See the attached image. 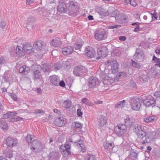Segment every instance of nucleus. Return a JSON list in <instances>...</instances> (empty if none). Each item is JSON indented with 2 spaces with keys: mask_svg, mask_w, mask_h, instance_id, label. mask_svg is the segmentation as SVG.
I'll list each match as a JSON object with an SVG mask.
<instances>
[{
  "mask_svg": "<svg viewBox=\"0 0 160 160\" xmlns=\"http://www.w3.org/2000/svg\"><path fill=\"white\" fill-rule=\"evenodd\" d=\"M145 128H146L145 126H143L138 124L134 125L133 128V132L137 135L138 137L142 139V142L143 144L150 142L152 139V138L148 135H147L146 132L144 131Z\"/></svg>",
  "mask_w": 160,
  "mask_h": 160,
  "instance_id": "obj_1",
  "label": "nucleus"
},
{
  "mask_svg": "<svg viewBox=\"0 0 160 160\" xmlns=\"http://www.w3.org/2000/svg\"><path fill=\"white\" fill-rule=\"evenodd\" d=\"M142 100L139 98H132L130 102L131 109L135 111H139L142 105Z\"/></svg>",
  "mask_w": 160,
  "mask_h": 160,
  "instance_id": "obj_2",
  "label": "nucleus"
},
{
  "mask_svg": "<svg viewBox=\"0 0 160 160\" xmlns=\"http://www.w3.org/2000/svg\"><path fill=\"white\" fill-rule=\"evenodd\" d=\"M41 68L39 65H34L32 66L31 69L33 71L32 76L34 79H41V74L40 72Z\"/></svg>",
  "mask_w": 160,
  "mask_h": 160,
  "instance_id": "obj_3",
  "label": "nucleus"
},
{
  "mask_svg": "<svg viewBox=\"0 0 160 160\" xmlns=\"http://www.w3.org/2000/svg\"><path fill=\"white\" fill-rule=\"evenodd\" d=\"M41 66V69H42L44 72H49L51 70L54 69L55 70H57L61 68L60 64L57 65L56 64L49 65L48 63L44 64Z\"/></svg>",
  "mask_w": 160,
  "mask_h": 160,
  "instance_id": "obj_4",
  "label": "nucleus"
},
{
  "mask_svg": "<svg viewBox=\"0 0 160 160\" xmlns=\"http://www.w3.org/2000/svg\"><path fill=\"white\" fill-rule=\"evenodd\" d=\"M114 130L116 134L119 136L124 134L127 131L126 126L122 124H118L115 127Z\"/></svg>",
  "mask_w": 160,
  "mask_h": 160,
  "instance_id": "obj_5",
  "label": "nucleus"
},
{
  "mask_svg": "<svg viewBox=\"0 0 160 160\" xmlns=\"http://www.w3.org/2000/svg\"><path fill=\"white\" fill-rule=\"evenodd\" d=\"M31 149L35 152H38L42 150L43 148L41 143L36 140H34L32 142Z\"/></svg>",
  "mask_w": 160,
  "mask_h": 160,
  "instance_id": "obj_6",
  "label": "nucleus"
},
{
  "mask_svg": "<svg viewBox=\"0 0 160 160\" xmlns=\"http://www.w3.org/2000/svg\"><path fill=\"white\" fill-rule=\"evenodd\" d=\"M107 63L108 65L110 64L111 65V71L112 73H115L118 71V63L116 60L112 61L108 60L107 61Z\"/></svg>",
  "mask_w": 160,
  "mask_h": 160,
  "instance_id": "obj_7",
  "label": "nucleus"
},
{
  "mask_svg": "<svg viewBox=\"0 0 160 160\" xmlns=\"http://www.w3.org/2000/svg\"><path fill=\"white\" fill-rule=\"evenodd\" d=\"M9 118L8 112L3 114L1 118L0 119V126L3 130L7 129L8 128V125L6 123L5 119Z\"/></svg>",
  "mask_w": 160,
  "mask_h": 160,
  "instance_id": "obj_8",
  "label": "nucleus"
},
{
  "mask_svg": "<svg viewBox=\"0 0 160 160\" xmlns=\"http://www.w3.org/2000/svg\"><path fill=\"white\" fill-rule=\"evenodd\" d=\"M85 52L87 56L89 58H94L95 55V51L91 47L85 48Z\"/></svg>",
  "mask_w": 160,
  "mask_h": 160,
  "instance_id": "obj_9",
  "label": "nucleus"
},
{
  "mask_svg": "<svg viewBox=\"0 0 160 160\" xmlns=\"http://www.w3.org/2000/svg\"><path fill=\"white\" fill-rule=\"evenodd\" d=\"M94 36L95 38L99 41L105 39L106 38V33L103 30L97 32L95 34Z\"/></svg>",
  "mask_w": 160,
  "mask_h": 160,
  "instance_id": "obj_10",
  "label": "nucleus"
},
{
  "mask_svg": "<svg viewBox=\"0 0 160 160\" xmlns=\"http://www.w3.org/2000/svg\"><path fill=\"white\" fill-rule=\"evenodd\" d=\"M107 49L105 47H103L101 49H98V53L99 56L97 57L96 60H99L101 58L106 57L107 55Z\"/></svg>",
  "mask_w": 160,
  "mask_h": 160,
  "instance_id": "obj_11",
  "label": "nucleus"
},
{
  "mask_svg": "<svg viewBox=\"0 0 160 160\" xmlns=\"http://www.w3.org/2000/svg\"><path fill=\"white\" fill-rule=\"evenodd\" d=\"M67 10L68 8L65 3L62 1H60L57 8L58 11L61 13H64Z\"/></svg>",
  "mask_w": 160,
  "mask_h": 160,
  "instance_id": "obj_12",
  "label": "nucleus"
},
{
  "mask_svg": "<svg viewBox=\"0 0 160 160\" xmlns=\"http://www.w3.org/2000/svg\"><path fill=\"white\" fill-rule=\"evenodd\" d=\"M23 47L24 51L28 53H30L34 52V48L32 46V45L30 43H23L22 45Z\"/></svg>",
  "mask_w": 160,
  "mask_h": 160,
  "instance_id": "obj_13",
  "label": "nucleus"
},
{
  "mask_svg": "<svg viewBox=\"0 0 160 160\" xmlns=\"http://www.w3.org/2000/svg\"><path fill=\"white\" fill-rule=\"evenodd\" d=\"M43 45V43L42 41H38L34 42L33 46L34 49L39 51L42 49Z\"/></svg>",
  "mask_w": 160,
  "mask_h": 160,
  "instance_id": "obj_14",
  "label": "nucleus"
},
{
  "mask_svg": "<svg viewBox=\"0 0 160 160\" xmlns=\"http://www.w3.org/2000/svg\"><path fill=\"white\" fill-rule=\"evenodd\" d=\"M144 55L142 52L140 51L139 52L136 51V53L134 56V59L138 62H142L144 59Z\"/></svg>",
  "mask_w": 160,
  "mask_h": 160,
  "instance_id": "obj_15",
  "label": "nucleus"
},
{
  "mask_svg": "<svg viewBox=\"0 0 160 160\" xmlns=\"http://www.w3.org/2000/svg\"><path fill=\"white\" fill-rule=\"evenodd\" d=\"M114 82L113 78L111 77L110 74L106 75L102 80V82L105 85H111V83H113Z\"/></svg>",
  "mask_w": 160,
  "mask_h": 160,
  "instance_id": "obj_16",
  "label": "nucleus"
},
{
  "mask_svg": "<svg viewBox=\"0 0 160 160\" xmlns=\"http://www.w3.org/2000/svg\"><path fill=\"white\" fill-rule=\"evenodd\" d=\"M98 81L97 78L91 77L88 82L89 86L90 88H93L98 84Z\"/></svg>",
  "mask_w": 160,
  "mask_h": 160,
  "instance_id": "obj_17",
  "label": "nucleus"
},
{
  "mask_svg": "<svg viewBox=\"0 0 160 160\" xmlns=\"http://www.w3.org/2000/svg\"><path fill=\"white\" fill-rule=\"evenodd\" d=\"M84 69H85V68L83 67H75L73 71V74L76 76L81 75L83 72H85V71L84 72V71L85 70H84Z\"/></svg>",
  "mask_w": 160,
  "mask_h": 160,
  "instance_id": "obj_18",
  "label": "nucleus"
},
{
  "mask_svg": "<svg viewBox=\"0 0 160 160\" xmlns=\"http://www.w3.org/2000/svg\"><path fill=\"white\" fill-rule=\"evenodd\" d=\"M62 44V42L59 38L53 39L50 43L51 46L55 47H60Z\"/></svg>",
  "mask_w": 160,
  "mask_h": 160,
  "instance_id": "obj_19",
  "label": "nucleus"
},
{
  "mask_svg": "<svg viewBox=\"0 0 160 160\" xmlns=\"http://www.w3.org/2000/svg\"><path fill=\"white\" fill-rule=\"evenodd\" d=\"M6 144L9 147H12L15 145L17 142L16 139L11 137H8L6 139Z\"/></svg>",
  "mask_w": 160,
  "mask_h": 160,
  "instance_id": "obj_20",
  "label": "nucleus"
},
{
  "mask_svg": "<svg viewBox=\"0 0 160 160\" xmlns=\"http://www.w3.org/2000/svg\"><path fill=\"white\" fill-rule=\"evenodd\" d=\"M73 51V48L70 46L65 47L62 50V53L63 55H66L72 54Z\"/></svg>",
  "mask_w": 160,
  "mask_h": 160,
  "instance_id": "obj_21",
  "label": "nucleus"
},
{
  "mask_svg": "<svg viewBox=\"0 0 160 160\" xmlns=\"http://www.w3.org/2000/svg\"><path fill=\"white\" fill-rule=\"evenodd\" d=\"M55 124L57 126L62 127L65 125L64 118L62 117H60L57 118L54 122Z\"/></svg>",
  "mask_w": 160,
  "mask_h": 160,
  "instance_id": "obj_22",
  "label": "nucleus"
},
{
  "mask_svg": "<svg viewBox=\"0 0 160 160\" xmlns=\"http://www.w3.org/2000/svg\"><path fill=\"white\" fill-rule=\"evenodd\" d=\"M143 103L147 107H148L152 104L155 103V100H153V98L150 96L145 100L143 101Z\"/></svg>",
  "mask_w": 160,
  "mask_h": 160,
  "instance_id": "obj_23",
  "label": "nucleus"
},
{
  "mask_svg": "<svg viewBox=\"0 0 160 160\" xmlns=\"http://www.w3.org/2000/svg\"><path fill=\"white\" fill-rule=\"evenodd\" d=\"M51 82L55 86H58L60 80L58 77L56 75H53L50 77Z\"/></svg>",
  "mask_w": 160,
  "mask_h": 160,
  "instance_id": "obj_24",
  "label": "nucleus"
},
{
  "mask_svg": "<svg viewBox=\"0 0 160 160\" xmlns=\"http://www.w3.org/2000/svg\"><path fill=\"white\" fill-rule=\"evenodd\" d=\"M77 8V6L73 1H71L69 2V6L68 8V10L71 12H75Z\"/></svg>",
  "mask_w": 160,
  "mask_h": 160,
  "instance_id": "obj_25",
  "label": "nucleus"
},
{
  "mask_svg": "<svg viewBox=\"0 0 160 160\" xmlns=\"http://www.w3.org/2000/svg\"><path fill=\"white\" fill-rule=\"evenodd\" d=\"M58 158V152L57 151L52 152L49 155V160H57Z\"/></svg>",
  "mask_w": 160,
  "mask_h": 160,
  "instance_id": "obj_26",
  "label": "nucleus"
},
{
  "mask_svg": "<svg viewBox=\"0 0 160 160\" xmlns=\"http://www.w3.org/2000/svg\"><path fill=\"white\" fill-rule=\"evenodd\" d=\"M107 119L104 116L100 117L98 121L99 127L101 128L105 125L106 124H107Z\"/></svg>",
  "mask_w": 160,
  "mask_h": 160,
  "instance_id": "obj_27",
  "label": "nucleus"
},
{
  "mask_svg": "<svg viewBox=\"0 0 160 160\" xmlns=\"http://www.w3.org/2000/svg\"><path fill=\"white\" fill-rule=\"evenodd\" d=\"M30 69L29 67L23 66L20 68L19 72L23 74H26L30 72Z\"/></svg>",
  "mask_w": 160,
  "mask_h": 160,
  "instance_id": "obj_28",
  "label": "nucleus"
},
{
  "mask_svg": "<svg viewBox=\"0 0 160 160\" xmlns=\"http://www.w3.org/2000/svg\"><path fill=\"white\" fill-rule=\"evenodd\" d=\"M16 53L19 57H21L24 55V50L23 47L18 46L16 48Z\"/></svg>",
  "mask_w": 160,
  "mask_h": 160,
  "instance_id": "obj_29",
  "label": "nucleus"
},
{
  "mask_svg": "<svg viewBox=\"0 0 160 160\" xmlns=\"http://www.w3.org/2000/svg\"><path fill=\"white\" fill-rule=\"evenodd\" d=\"M127 104L126 102H125V101L124 100L118 102L115 105V107L116 108H122L126 107L127 106Z\"/></svg>",
  "mask_w": 160,
  "mask_h": 160,
  "instance_id": "obj_30",
  "label": "nucleus"
},
{
  "mask_svg": "<svg viewBox=\"0 0 160 160\" xmlns=\"http://www.w3.org/2000/svg\"><path fill=\"white\" fill-rule=\"evenodd\" d=\"M133 120L132 118H130L128 117L127 116L124 119L125 125L127 126H130L132 125L133 122Z\"/></svg>",
  "mask_w": 160,
  "mask_h": 160,
  "instance_id": "obj_31",
  "label": "nucleus"
},
{
  "mask_svg": "<svg viewBox=\"0 0 160 160\" xmlns=\"http://www.w3.org/2000/svg\"><path fill=\"white\" fill-rule=\"evenodd\" d=\"M157 119V118L155 116H151L145 118L144 120L145 122L149 123L156 121Z\"/></svg>",
  "mask_w": 160,
  "mask_h": 160,
  "instance_id": "obj_32",
  "label": "nucleus"
},
{
  "mask_svg": "<svg viewBox=\"0 0 160 160\" xmlns=\"http://www.w3.org/2000/svg\"><path fill=\"white\" fill-rule=\"evenodd\" d=\"M103 146L105 148H109L112 149L114 147L113 142H109L105 141L103 143Z\"/></svg>",
  "mask_w": 160,
  "mask_h": 160,
  "instance_id": "obj_33",
  "label": "nucleus"
},
{
  "mask_svg": "<svg viewBox=\"0 0 160 160\" xmlns=\"http://www.w3.org/2000/svg\"><path fill=\"white\" fill-rule=\"evenodd\" d=\"M72 128L74 130L78 129L79 130L82 128L81 124L77 122H73L72 124Z\"/></svg>",
  "mask_w": 160,
  "mask_h": 160,
  "instance_id": "obj_34",
  "label": "nucleus"
},
{
  "mask_svg": "<svg viewBox=\"0 0 160 160\" xmlns=\"http://www.w3.org/2000/svg\"><path fill=\"white\" fill-rule=\"evenodd\" d=\"M71 106V101L67 100L65 101L63 104V106L66 108H70Z\"/></svg>",
  "mask_w": 160,
  "mask_h": 160,
  "instance_id": "obj_35",
  "label": "nucleus"
},
{
  "mask_svg": "<svg viewBox=\"0 0 160 160\" xmlns=\"http://www.w3.org/2000/svg\"><path fill=\"white\" fill-rule=\"evenodd\" d=\"M132 65L136 68H140L142 67V65L140 63L137 62L133 60H132Z\"/></svg>",
  "mask_w": 160,
  "mask_h": 160,
  "instance_id": "obj_36",
  "label": "nucleus"
},
{
  "mask_svg": "<svg viewBox=\"0 0 160 160\" xmlns=\"http://www.w3.org/2000/svg\"><path fill=\"white\" fill-rule=\"evenodd\" d=\"M80 141H78V142H74L77 143V147L80 149H81V150L82 151V152H84L85 149V147L84 145L82 144H81L80 142Z\"/></svg>",
  "mask_w": 160,
  "mask_h": 160,
  "instance_id": "obj_37",
  "label": "nucleus"
},
{
  "mask_svg": "<svg viewBox=\"0 0 160 160\" xmlns=\"http://www.w3.org/2000/svg\"><path fill=\"white\" fill-rule=\"evenodd\" d=\"M82 102L83 103L89 106H92L93 104L92 103L90 102L89 100L87 98H82Z\"/></svg>",
  "mask_w": 160,
  "mask_h": 160,
  "instance_id": "obj_38",
  "label": "nucleus"
},
{
  "mask_svg": "<svg viewBox=\"0 0 160 160\" xmlns=\"http://www.w3.org/2000/svg\"><path fill=\"white\" fill-rule=\"evenodd\" d=\"M82 44V43L77 42L75 43L74 45V48L76 50L79 49L81 48Z\"/></svg>",
  "mask_w": 160,
  "mask_h": 160,
  "instance_id": "obj_39",
  "label": "nucleus"
},
{
  "mask_svg": "<svg viewBox=\"0 0 160 160\" xmlns=\"http://www.w3.org/2000/svg\"><path fill=\"white\" fill-rule=\"evenodd\" d=\"M84 160H95V157L93 155L88 154Z\"/></svg>",
  "mask_w": 160,
  "mask_h": 160,
  "instance_id": "obj_40",
  "label": "nucleus"
},
{
  "mask_svg": "<svg viewBox=\"0 0 160 160\" xmlns=\"http://www.w3.org/2000/svg\"><path fill=\"white\" fill-rule=\"evenodd\" d=\"M112 14V17H113L116 20L118 19V17L119 16V13L118 11L114 12Z\"/></svg>",
  "mask_w": 160,
  "mask_h": 160,
  "instance_id": "obj_41",
  "label": "nucleus"
},
{
  "mask_svg": "<svg viewBox=\"0 0 160 160\" xmlns=\"http://www.w3.org/2000/svg\"><path fill=\"white\" fill-rule=\"evenodd\" d=\"M5 155L7 158H11L13 156V154L12 152L10 151H8L5 152Z\"/></svg>",
  "mask_w": 160,
  "mask_h": 160,
  "instance_id": "obj_42",
  "label": "nucleus"
},
{
  "mask_svg": "<svg viewBox=\"0 0 160 160\" xmlns=\"http://www.w3.org/2000/svg\"><path fill=\"white\" fill-rule=\"evenodd\" d=\"M9 118H11L17 114V113L15 111H12V112H8Z\"/></svg>",
  "mask_w": 160,
  "mask_h": 160,
  "instance_id": "obj_43",
  "label": "nucleus"
},
{
  "mask_svg": "<svg viewBox=\"0 0 160 160\" xmlns=\"http://www.w3.org/2000/svg\"><path fill=\"white\" fill-rule=\"evenodd\" d=\"M65 147V148L66 149L67 153L68 154H70V152L69 151L70 148V146L68 143H66L65 145H64Z\"/></svg>",
  "mask_w": 160,
  "mask_h": 160,
  "instance_id": "obj_44",
  "label": "nucleus"
},
{
  "mask_svg": "<svg viewBox=\"0 0 160 160\" xmlns=\"http://www.w3.org/2000/svg\"><path fill=\"white\" fill-rule=\"evenodd\" d=\"M32 136L30 134H28L27 135L26 137V140L27 141L29 144H30L31 142V141L32 138Z\"/></svg>",
  "mask_w": 160,
  "mask_h": 160,
  "instance_id": "obj_45",
  "label": "nucleus"
},
{
  "mask_svg": "<svg viewBox=\"0 0 160 160\" xmlns=\"http://www.w3.org/2000/svg\"><path fill=\"white\" fill-rule=\"evenodd\" d=\"M60 150L62 154H63V153H67L66 149L64 145H62L60 146Z\"/></svg>",
  "mask_w": 160,
  "mask_h": 160,
  "instance_id": "obj_46",
  "label": "nucleus"
},
{
  "mask_svg": "<svg viewBox=\"0 0 160 160\" xmlns=\"http://www.w3.org/2000/svg\"><path fill=\"white\" fill-rule=\"evenodd\" d=\"M127 2L134 7L136 6L137 5V3L135 0H127Z\"/></svg>",
  "mask_w": 160,
  "mask_h": 160,
  "instance_id": "obj_47",
  "label": "nucleus"
},
{
  "mask_svg": "<svg viewBox=\"0 0 160 160\" xmlns=\"http://www.w3.org/2000/svg\"><path fill=\"white\" fill-rule=\"evenodd\" d=\"M23 119V118H21L20 117H18L17 118H13L11 119V121L12 122H17L19 121H20Z\"/></svg>",
  "mask_w": 160,
  "mask_h": 160,
  "instance_id": "obj_48",
  "label": "nucleus"
},
{
  "mask_svg": "<svg viewBox=\"0 0 160 160\" xmlns=\"http://www.w3.org/2000/svg\"><path fill=\"white\" fill-rule=\"evenodd\" d=\"M34 113L35 114H43L44 113V112L43 111L39 109H37L35 110Z\"/></svg>",
  "mask_w": 160,
  "mask_h": 160,
  "instance_id": "obj_49",
  "label": "nucleus"
},
{
  "mask_svg": "<svg viewBox=\"0 0 160 160\" xmlns=\"http://www.w3.org/2000/svg\"><path fill=\"white\" fill-rule=\"evenodd\" d=\"M152 60L155 62H157V64L156 65H159L160 64V62H159V59L158 58H157L156 57H155L154 56H153V58H152Z\"/></svg>",
  "mask_w": 160,
  "mask_h": 160,
  "instance_id": "obj_50",
  "label": "nucleus"
},
{
  "mask_svg": "<svg viewBox=\"0 0 160 160\" xmlns=\"http://www.w3.org/2000/svg\"><path fill=\"white\" fill-rule=\"evenodd\" d=\"M155 103L157 106L160 109V99H157L155 101Z\"/></svg>",
  "mask_w": 160,
  "mask_h": 160,
  "instance_id": "obj_51",
  "label": "nucleus"
},
{
  "mask_svg": "<svg viewBox=\"0 0 160 160\" xmlns=\"http://www.w3.org/2000/svg\"><path fill=\"white\" fill-rule=\"evenodd\" d=\"M83 113L81 112L80 109H78L77 110V114L78 117H82V116Z\"/></svg>",
  "mask_w": 160,
  "mask_h": 160,
  "instance_id": "obj_52",
  "label": "nucleus"
},
{
  "mask_svg": "<svg viewBox=\"0 0 160 160\" xmlns=\"http://www.w3.org/2000/svg\"><path fill=\"white\" fill-rule=\"evenodd\" d=\"M9 96L14 101L17 100V98L16 95L12 93H10Z\"/></svg>",
  "mask_w": 160,
  "mask_h": 160,
  "instance_id": "obj_53",
  "label": "nucleus"
},
{
  "mask_svg": "<svg viewBox=\"0 0 160 160\" xmlns=\"http://www.w3.org/2000/svg\"><path fill=\"white\" fill-rule=\"evenodd\" d=\"M5 26L6 24L4 22L2 21H1L0 23V27L2 28H5Z\"/></svg>",
  "mask_w": 160,
  "mask_h": 160,
  "instance_id": "obj_54",
  "label": "nucleus"
},
{
  "mask_svg": "<svg viewBox=\"0 0 160 160\" xmlns=\"http://www.w3.org/2000/svg\"><path fill=\"white\" fill-rule=\"evenodd\" d=\"M118 26L119 25H117L113 26L109 25L108 26V28L110 29H113L115 28H117L118 27Z\"/></svg>",
  "mask_w": 160,
  "mask_h": 160,
  "instance_id": "obj_55",
  "label": "nucleus"
},
{
  "mask_svg": "<svg viewBox=\"0 0 160 160\" xmlns=\"http://www.w3.org/2000/svg\"><path fill=\"white\" fill-rule=\"evenodd\" d=\"M151 15L152 19H153V20H155L157 19L158 17L156 13H154L153 14H151Z\"/></svg>",
  "mask_w": 160,
  "mask_h": 160,
  "instance_id": "obj_56",
  "label": "nucleus"
},
{
  "mask_svg": "<svg viewBox=\"0 0 160 160\" xmlns=\"http://www.w3.org/2000/svg\"><path fill=\"white\" fill-rule=\"evenodd\" d=\"M154 95L158 98H160V91L155 92Z\"/></svg>",
  "mask_w": 160,
  "mask_h": 160,
  "instance_id": "obj_57",
  "label": "nucleus"
},
{
  "mask_svg": "<svg viewBox=\"0 0 160 160\" xmlns=\"http://www.w3.org/2000/svg\"><path fill=\"white\" fill-rule=\"evenodd\" d=\"M58 85L61 87H64L65 86V83L63 81H59Z\"/></svg>",
  "mask_w": 160,
  "mask_h": 160,
  "instance_id": "obj_58",
  "label": "nucleus"
},
{
  "mask_svg": "<svg viewBox=\"0 0 160 160\" xmlns=\"http://www.w3.org/2000/svg\"><path fill=\"white\" fill-rule=\"evenodd\" d=\"M140 30V28L139 26H136V27L134 29L133 31L135 32H138Z\"/></svg>",
  "mask_w": 160,
  "mask_h": 160,
  "instance_id": "obj_59",
  "label": "nucleus"
},
{
  "mask_svg": "<svg viewBox=\"0 0 160 160\" xmlns=\"http://www.w3.org/2000/svg\"><path fill=\"white\" fill-rule=\"evenodd\" d=\"M119 39L121 41H124L126 39V38L124 36H121L119 37Z\"/></svg>",
  "mask_w": 160,
  "mask_h": 160,
  "instance_id": "obj_60",
  "label": "nucleus"
},
{
  "mask_svg": "<svg viewBox=\"0 0 160 160\" xmlns=\"http://www.w3.org/2000/svg\"><path fill=\"white\" fill-rule=\"evenodd\" d=\"M34 0H27V4H30L32 3Z\"/></svg>",
  "mask_w": 160,
  "mask_h": 160,
  "instance_id": "obj_61",
  "label": "nucleus"
},
{
  "mask_svg": "<svg viewBox=\"0 0 160 160\" xmlns=\"http://www.w3.org/2000/svg\"><path fill=\"white\" fill-rule=\"evenodd\" d=\"M139 23L138 22H136L134 23H133L131 24V25L132 26L136 25L137 26H139Z\"/></svg>",
  "mask_w": 160,
  "mask_h": 160,
  "instance_id": "obj_62",
  "label": "nucleus"
},
{
  "mask_svg": "<svg viewBox=\"0 0 160 160\" xmlns=\"http://www.w3.org/2000/svg\"><path fill=\"white\" fill-rule=\"evenodd\" d=\"M37 92L39 94H41L42 93V90L40 88H38L37 89Z\"/></svg>",
  "mask_w": 160,
  "mask_h": 160,
  "instance_id": "obj_63",
  "label": "nucleus"
},
{
  "mask_svg": "<svg viewBox=\"0 0 160 160\" xmlns=\"http://www.w3.org/2000/svg\"><path fill=\"white\" fill-rule=\"evenodd\" d=\"M53 111L55 113L58 114H59L60 112V111L56 109H54L53 110Z\"/></svg>",
  "mask_w": 160,
  "mask_h": 160,
  "instance_id": "obj_64",
  "label": "nucleus"
}]
</instances>
